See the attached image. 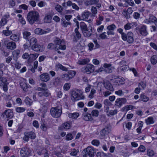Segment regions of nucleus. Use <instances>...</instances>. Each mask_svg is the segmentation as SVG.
<instances>
[{
	"label": "nucleus",
	"instance_id": "f257e3e1",
	"mask_svg": "<svg viewBox=\"0 0 157 157\" xmlns=\"http://www.w3.org/2000/svg\"><path fill=\"white\" fill-rule=\"evenodd\" d=\"M39 13L35 11L29 12L27 16V20L31 24H33L35 22H37L39 19Z\"/></svg>",
	"mask_w": 157,
	"mask_h": 157
},
{
	"label": "nucleus",
	"instance_id": "f03ea898",
	"mask_svg": "<svg viewBox=\"0 0 157 157\" xmlns=\"http://www.w3.org/2000/svg\"><path fill=\"white\" fill-rule=\"evenodd\" d=\"M85 97L82 91L78 89L73 90L71 92V99L73 101H77L82 100L85 98Z\"/></svg>",
	"mask_w": 157,
	"mask_h": 157
},
{
	"label": "nucleus",
	"instance_id": "7ed1b4c3",
	"mask_svg": "<svg viewBox=\"0 0 157 157\" xmlns=\"http://www.w3.org/2000/svg\"><path fill=\"white\" fill-rule=\"evenodd\" d=\"M62 109L59 107H52L50 110V113L51 115L54 117L58 118L61 114Z\"/></svg>",
	"mask_w": 157,
	"mask_h": 157
},
{
	"label": "nucleus",
	"instance_id": "20e7f679",
	"mask_svg": "<svg viewBox=\"0 0 157 157\" xmlns=\"http://www.w3.org/2000/svg\"><path fill=\"white\" fill-rule=\"evenodd\" d=\"M83 157H93L94 149L91 147H88L82 151Z\"/></svg>",
	"mask_w": 157,
	"mask_h": 157
},
{
	"label": "nucleus",
	"instance_id": "39448f33",
	"mask_svg": "<svg viewBox=\"0 0 157 157\" xmlns=\"http://www.w3.org/2000/svg\"><path fill=\"white\" fill-rule=\"evenodd\" d=\"M122 39L124 41H127L129 44H131L134 41L133 34L131 32H128L127 34H123Z\"/></svg>",
	"mask_w": 157,
	"mask_h": 157
},
{
	"label": "nucleus",
	"instance_id": "423d86ee",
	"mask_svg": "<svg viewBox=\"0 0 157 157\" xmlns=\"http://www.w3.org/2000/svg\"><path fill=\"white\" fill-rule=\"evenodd\" d=\"M54 42L56 45V47L58 46V48L60 49L64 50L66 49V46L64 40L56 37L54 40Z\"/></svg>",
	"mask_w": 157,
	"mask_h": 157
},
{
	"label": "nucleus",
	"instance_id": "0eeeda50",
	"mask_svg": "<svg viewBox=\"0 0 157 157\" xmlns=\"http://www.w3.org/2000/svg\"><path fill=\"white\" fill-rule=\"evenodd\" d=\"M36 137L35 133L33 132H26L24 133V136L23 138V140L25 141L28 142L29 139H34Z\"/></svg>",
	"mask_w": 157,
	"mask_h": 157
},
{
	"label": "nucleus",
	"instance_id": "6e6552de",
	"mask_svg": "<svg viewBox=\"0 0 157 157\" xmlns=\"http://www.w3.org/2000/svg\"><path fill=\"white\" fill-rule=\"evenodd\" d=\"M94 70V66L92 64H89L87 65L86 66L82 67L81 69V71L83 73L89 74L93 72Z\"/></svg>",
	"mask_w": 157,
	"mask_h": 157
},
{
	"label": "nucleus",
	"instance_id": "1a4fd4ad",
	"mask_svg": "<svg viewBox=\"0 0 157 157\" xmlns=\"http://www.w3.org/2000/svg\"><path fill=\"white\" fill-rule=\"evenodd\" d=\"M116 28V26L114 24H112L108 25L106 28L107 30V32L108 35H114V30Z\"/></svg>",
	"mask_w": 157,
	"mask_h": 157
},
{
	"label": "nucleus",
	"instance_id": "9d476101",
	"mask_svg": "<svg viewBox=\"0 0 157 157\" xmlns=\"http://www.w3.org/2000/svg\"><path fill=\"white\" fill-rule=\"evenodd\" d=\"M51 31V29L48 28L45 30L42 29L40 28H37L34 31V33L37 35H42L48 33Z\"/></svg>",
	"mask_w": 157,
	"mask_h": 157
},
{
	"label": "nucleus",
	"instance_id": "9b49d317",
	"mask_svg": "<svg viewBox=\"0 0 157 157\" xmlns=\"http://www.w3.org/2000/svg\"><path fill=\"white\" fill-rule=\"evenodd\" d=\"M126 102V99L125 98H117L115 102V105L120 108L123 104H125Z\"/></svg>",
	"mask_w": 157,
	"mask_h": 157
},
{
	"label": "nucleus",
	"instance_id": "f8f14e48",
	"mask_svg": "<svg viewBox=\"0 0 157 157\" xmlns=\"http://www.w3.org/2000/svg\"><path fill=\"white\" fill-rule=\"evenodd\" d=\"M110 130L108 127H106L103 128L101 132L99 135L100 138L103 139L105 138V136L107 135L110 132Z\"/></svg>",
	"mask_w": 157,
	"mask_h": 157
},
{
	"label": "nucleus",
	"instance_id": "ddd939ff",
	"mask_svg": "<svg viewBox=\"0 0 157 157\" xmlns=\"http://www.w3.org/2000/svg\"><path fill=\"white\" fill-rule=\"evenodd\" d=\"M104 67L105 68V71L108 73H111L114 69V67L112 66L110 64L105 63L104 64Z\"/></svg>",
	"mask_w": 157,
	"mask_h": 157
},
{
	"label": "nucleus",
	"instance_id": "4468645a",
	"mask_svg": "<svg viewBox=\"0 0 157 157\" xmlns=\"http://www.w3.org/2000/svg\"><path fill=\"white\" fill-rule=\"evenodd\" d=\"M144 22L146 24H150L151 23H154L155 25H157V19L154 16H150L148 19H145Z\"/></svg>",
	"mask_w": 157,
	"mask_h": 157
},
{
	"label": "nucleus",
	"instance_id": "2eb2a0df",
	"mask_svg": "<svg viewBox=\"0 0 157 157\" xmlns=\"http://www.w3.org/2000/svg\"><path fill=\"white\" fill-rule=\"evenodd\" d=\"M29 149L26 147L22 148L20 151V155L22 157H26L30 154Z\"/></svg>",
	"mask_w": 157,
	"mask_h": 157
},
{
	"label": "nucleus",
	"instance_id": "dca6fc26",
	"mask_svg": "<svg viewBox=\"0 0 157 157\" xmlns=\"http://www.w3.org/2000/svg\"><path fill=\"white\" fill-rule=\"evenodd\" d=\"M40 80L42 82H47L50 79V76L48 74L44 73L40 75Z\"/></svg>",
	"mask_w": 157,
	"mask_h": 157
},
{
	"label": "nucleus",
	"instance_id": "f3484780",
	"mask_svg": "<svg viewBox=\"0 0 157 157\" xmlns=\"http://www.w3.org/2000/svg\"><path fill=\"white\" fill-rule=\"evenodd\" d=\"M103 83L104 86L106 89L111 91H113V87L110 82L107 80H105L104 81Z\"/></svg>",
	"mask_w": 157,
	"mask_h": 157
},
{
	"label": "nucleus",
	"instance_id": "a211bd4d",
	"mask_svg": "<svg viewBox=\"0 0 157 157\" xmlns=\"http://www.w3.org/2000/svg\"><path fill=\"white\" fill-rule=\"evenodd\" d=\"M5 118H11L13 116V113L10 109L6 110L3 114Z\"/></svg>",
	"mask_w": 157,
	"mask_h": 157
},
{
	"label": "nucleus",
	"instance_id": "6ab92c4d",
	"mask_svg": "<svg viewBox=\"0 0 157 157\" xmlns=\"http://www.w3.org/2000/svg\"><path fill=\"white\" fill-rule=\"evenodd\" d=\"M105 112L106 113L107 116H110L116 114L117 112V111L116 109L114 110H109V107L107 106L105 108Z\"/></svg>",
	"mask_w": 157,
	"mask_h": 157
},
{
	"label": "nucleus",
	"instance_id": "aec40b11",
	"mask_svg": "<svg viewBox=\"0 0 157 157\" xmlns=\"http://www.w3.org/2000/svg\"><path fill=\"white\" fill-rule=\"evenodd\" d=\"M31 49L36 52H40L43 51L44 48L43 46H41L37 44L33 46Z\"/></svg>",
	"mask_w": 157,
	"mask_h": 157
},
{
	"label": "nucleus",
	"instance_id": "412c9836",
	"mask_svg": "<svg viewBox=\"0 0 157 157\" xmlns=\"http://www.w3.org/2000/svg\"><path fill=\"white\" fill-rule=\"evenodd\" d=\"M6 47L9 50H13L16 48V44L14 42L11 41L7 43Z\"/></svg>",
	"mask_w": 157,
	"mask_h": 157
},
{
	"label": "nucleus",
	"instance_id": "4be33fe9",
	"mask_svg": "<svg viewBox=\"0 0 157 157\" xmlns=\"http://www.w3.org/2000/svg\"><path fill=\"white\" fill-rule=\"evenodd\" d=\"M137 25V24L136 22H132V23H128L124 26V28L125 30H129L130 29L136 27Z\"/></svg>",
	"mask_w": 157,
	"mask_h": 157
},
{
	"label": "nucleus",
	"instance_id": "5701e85b",
	"mask_svg": "<svg viewBox=\"0 0 157 157\" xmlns=\"http://www.w3.org/2000/svg\"><path fill=\"white\" fill-rule=\"evenodd\" d=\"M20 34L18 33L12 34L10 36V39L13 41L17 42L19 41L20 40Z\"/></svg>",
	"mask_w": 157,
	"mask_h": 157
},
{
	"label": "nucleus",
	"instance_id": "b1692460",
	"mask_svg": "<svg viewBox=\"0 0 157 157\" xmlns=\"http://www.w3.org/2000/svg\"><path fill=\"white\" fill-rule=\"evenodd\" d=\"M20 85L24 91H28L29 86L26 84V81L25 79H23L21 81Z\"/></svg>",
	"mask_w": 157,
	"mask_h": 157
},
{
	"label": "nucleus",
	"instance_id": "393cba45",
	"mask_svg": "<svg viewBox=\"0 0 157 157\" xmlns=\"http://www.w3.org/2000/svg\"><path fill=\"white\" fill-rule=\"evenodd\" d=\"M39 54L35 53L34 54H30L29 55V57L28 59V61L29 62H32L35 60L38 57Z\"/></svg>",
	"mask_w": 157,
	"mask_h": 157
},
{
	"label": "nucleus",
	"instance_id": "a878e982",
	"mask_svg": "<svg viewBox=\"0 0 157 157\" xmlns=\"http://www.w3.org/2000/svg\"><path fill=\"white\" fill-rule=\"evenodd\" d=\"M83 119L84 120L86 121H90L93 120V118L91 116V114L87 113L83 114Z\"/></svg>",
	"mask_w": 157,
	"mask_h": 157
},
{
	"label": "nucleus",
	"instance_id": "bb28decb",
	"mask_svg": "<svg viewBox=\"0 0 157 157\" xmlns=\"http://www.w3.org/2000/svg\"><path fill=\"white\" fill-rule=\"evenodd\" d=\"M114 82L116 85H121L124 83V78H117L114 79Z\"/></svg>",
	"mask_w": 157,
	"mask_h": 157
},
{
	"label": "nucleus",
	"instance_id": "cd10ccee",
	"mask_svg": "<svg viewBox=\"0 0 157 157\" xmlns=\"http://www.w3.org/2000/svg\"><path fill=\"white\" fill-rule=\"evenodd\" d=\"M42 91L38 93V95L41 97L43 96H44L45 97H48L50 95V94L49 92V91L47 88V90H43Z\"/></svg>",
	"mask_w": 157,
	"mask_h": 157
},
{
	"label": "nucleus",
	"instance_id": "c85d7f7f",
	"mask_svg": "<svg viewBox=\"0 0 157 157\" xmlns=\"http://www.w3.org/2000/svg\"><path fill=\"white\" fill-rule=\"evenodd\" d=\"M90 12L88 11H85L82 12L81 15V17L82 18V20H86L89 17Z\"/></svg>",
	"mask_w": 157,
	"mask_h": 157
},
{
	"label": "nucleus",
	"instance_id": "c756f323",
	"mask_svg": "<svg viewBox=\"0 0 157 157\" xmlns=\"http://www.w3.org/2000/svg\"><path fill=\"white\" fill-rule=\"evenodd\" d=\"M139 32L143 36H146L148 34L146 30V27L144 25H143L141 26Z\"/></svg>",
	"mask_w": 157,
	"mask_h": 157
},
{
	"label": "nucleus",
	"instance_id": "7c9ffc66",
	"mask_svg": "<svg viewBox=\"0 0 157 157\" xmlns=\"http://www.w3.org/2000/svg\"><path fill=\"white\" fill-rule=\"evenodd\" d=\"M79 115L78 113L75 112L73 113H68V117L71 118L72 119H76L79 116Z\"/></svg>",
	"mask_w": 157,
	"mask_h": 157
},
{
	"label": "nucleus",
	"instance_id": "2f4dec72",
	"mask_svg": "<svg viewBox=\"0 0 157 157\" xmlns=\"http://www.w3.org/2000/svg\"><path fill=\"white\" fill-rule=\"evenodd\" d=\"M37 40L34 37L32 38L29 40V45L31 48L37 43Z\"/></svg>",
	"mask_w": 157,
	"mask_h": 157
},
{
	"label": "nucleus",
	"instance_id": "473e14b6",
	"mask_svg": "<svg viewBox=\"0 0 157 157\" xmlns=\"http://www.w3.org/2000/svg\"><path fill=\"white\" fill-rule=\"evenodd\" d=\"M90 61L88 59H80L78 60L77 63L80 65H83L87 63Z\"/></svg>",
	"mask_w": 157,
	"mask_h": 157
},
{
	"label": "nucleus",
	"instance_id": "72a5a7b5",
	"mask_svg": "<svg viewBox=\"0 0 157 157\" xmlns=\"http://www.w3.org/2000/svg\"><path fill=\"white\" fill-rule=\"evenodd\" d=\"M56 68L57 70L59 69L64 71H67V68L66 67L63 66L60 63H58L56 64Z\"/></svg>",
	"mask_w": 157,
	"mask_h": 157
},
{
	"label": "nucleus",
	"instance_id": "f704fd0d",
	"mask_svg": "<svg viewBox=\"0 0 157 157\" xmlns=\"http://www.w3.org/2000/svg\"><path fill=\"white\" fill-rule=\"evenodd\" d=\"M40 86L41 87H38L37 88V90L38 91H42L43 90H47V87L46 83L42 82L40 84Z\"/></svg>",
	"mask_w": 157,
	"mask_h": 157
},
{
	"label": "nucleus",
	"instance_id": "c9c22d12",
	"mask_svg": "<svg viewBox=\"0 0 157 157\" xmlns=\"http://www.w3.org/2000/svg\"><path fill=\"white\" fill-rule=\"evenodd\" d=\"M52 18L50 14H47L44 19V21L46 23H50L51 21Z\"/></svg>",
	"mask_w": 157,
	"mask_h": 157
},
{
	"label": "nucleus",
	"instance_id": "e433bc0d",
	"mask_svg": "<svg viewBox=\"0 0 157 157\" xmlns=\"http://www.w3.org/2000/svg\"><path fill=\"white\" fill-rule=\"evenodd\" d=\"M145 122L147 125L152 124L154 123V121L152 117H149L145 120Z\"/></svg>",
	"mask_w": 157,
	"mask_h": 157
},
{
	"label": "nucleus",
	"instance_id": "4c0bfd02",
	"mask_svg": "<svg viewBox=\"0 0 157 157\" xmlns=\"http://www.w3.org/2000/svg\"><path fill=\"white\" fill-rule=\"evenodd\" d=\"M77 28L75 29V33L76 36L78 38H80L81 37V35L80 33L78 32V29H79V23L77 21L76 22Z\"/></svg>",
	"mask_w": 157,
	"mask_h": 157
},
{
	"label": "nucleus",
	"instance_id": "58836bf2",
	"mask_svg": "<svg viewBox=\"0 0 157 157\" xmlns=\"http://www.w3.org/2000/svg\"><path fill=\"white\" fill-rule=\"evenodd\" d=\"M80 26L81 29L83 31H86V30L87 29L86 25L83 22H80Z\"/></svg>",
	"mask_w": 157,
	"mask_h": 157
},
{
	"label": "nucleus",
	"instance_id": "ea45409f",
	"mask_svg": "<svg viewBox=\"0 0 157 157\" xmlns=\"http://www.w3.org/2000/svg\"><path fill=\"white\" fill-rule=\"evenodd\" d=\"M151 62L153 64H155L157 63V56L153 55L151 58Z\"/></svg>",
	"mask_w": 157,
	"mask_h": 157
},
{
	"label": "nucleus",
	"instance_id": "a19ab883",
	"mask_svg": "<svg viewBox=\"0 0 157 157\" xmlns=\"http://www.w3.org/2000/svg\"><path fill=\"white\" fill-rule=\"evenodd\" d=\"M2 34L6 36H9L12 34V32L10 30H4L2 32Z\"/></svg>",
	"mask_w": 157,
	"mask_h": 157
},
{
	"label": "nucleus",
	"instance_id": "79ce46f5",
	"mask_svg": "<svg viewBox=\"0 0 157 157\" xmlns=\"http://www.w3.org/2000/svg\"><path fill=\"white\" fill-rule=\"evenodd\" d=\"M20 53V51L18 49H16L13 52L12 54L14 58H17Z\"/></svg>",
	"mask_w": 157,
	"mask_h": 157
},
{
	"label": "nucleus",
	"instance_id": "37998d69",
	"mask_svg": "<svg viewBox=\"0 0 157 157\" xmlns=\"http://www.w3.org/2000/svg\"><path fill=\"white\" fill-rule=\"evenodd\" d=\"M71 86V84L70 83H66L64 84L63 86V89L64 90H68Z\"/></svg>",
	"mask_w": 157,
	"mask_h": 157
},
{
	"label": "nucleus",
	"instance_id": "c03bdc74",
	"mask_svg": "<svg viewBox=\"0 0 157 157\" xmlns=\"http://www.w3.org/2000/svg\"><path fill=\"white\" fill-rule=\"evenodd\" d=\"M8 83L6 78L2 77L0 78V86H2Z\"/></svg>",
	"mask_w": 157,
	"mask_h": 157
},
{
	"label": "nucleus",
	"instance_id": "a18cd8bd",
	"mask_svg": "<svg viewBox=\"0 0 157 157\" xmlns=\"http://www.w3.org/2000/svg\"><path fill=\"white\" fill-rule=\"evenodd\" d=\"M147 153L148 156L150 157H152L155 154V153L150 148L147 149Z\"/></svg>",
	"mask_w": 157,
	"mask_h": 157
},
{
	"label": "nucleus",
	"instance_id": "49530a36",
	"mask_svg": "<svg viewBox=\"0 0 157 157\" xmlns=\"http://www.w3.org/2000/svg\"><path fill=\"white\" fill-rule=\"evenodd\" d=\"M141 101L144 102H147L149 100V98L147 97L144 94H141L140 97Z\"/></svg>",
	"mask_w": 157,
	"mask_h": 157
},
{
	"label": "nucleus",
	"instance_id": "de8ad7c7",
	"mask_svg": "<svg viewBox=\"0 0 157 157\" xmlns=\"http://www.w3.org/2000/svg\"><path fill=\"white\" fill-rule=\"evenodd\" d=\"M23 38L25 39H28L29 37L31 35L30 32L28 31H25L23 33Z\"/></svg>",
	"mask_w": 157,
	"mask_h": 157
},
{
	"label": "nucleus",
	"instance_id": "09e8293b",
	"mask_svg": "<svg viewBox=\"0 0 157 157\" xmlns=\"http://www.w3.org/2000/svg\"><path fill=\"white\" fill-rule=\"evenodd\" d=\"M26 110L25 108L17 107L15 109L16 111L18 113H22L24 112Z\"/></svg>",
	"mask_w": 157,
	"mask_h": 157
},
{
	"label": "nucleus",
	"instance_id": "8fccbe9b",
	"mask_svg": "<svg viewBox=\"0 0 157 157\" xmlns=\"http://www.w3.org/2000/svg\"><path fill=\"white\" fill-rule=\"evenodd\" d=\"M61 78L63 80L68 81L70 80V78L69 77L67 74H63L61 75Z\"/></svg>",
	"mask_w": 157,
	"mask_h": 157
},
{
	"label": "nucleus",
	"instance_id": "3c124183",
	"mask_svg": "<svg viewBox=\"0 0 157 157\" xmlns=\"http://www.w3.org/2000/svg\"><path fill=\"white\" fill-rule=\"evenodd\" d=\"M99 112L97 110L94 109L91 112V115L93 117H98L99 115Z\"/></svg>",
	"mask_w": 157,
	"mask_h": 157
},
{
	"label": "nucleus",
	"instance_id": "603ef678",
	"mask_svg": "<svg viewBox=\"0 0 157 157\" xmlns=\"http://www.w3.org/2000/svg\"><path fill=\"white\" fill-rule=\"evenodd\" d=\"M17 16L19 18V21L22 24H25L26 23V21L22 17L21 15L19 14L17 15Z\"/></svg>",
	"mask_w": 157,
	"mask_h": 157
},
{
	"label": "nucleus",
	"instance_id": "864d4df0",
	"mask_svg": "<svg viewBox=\"0 0 157 157\" xmlns=\"http://www.w3.org/2000/svg\"><path fill=\"white\" fill-rule=\"evenodd\" d=\"M92 33V31H88L87 29L86 31H83V34L85 37H88L90 36Z\"/></svg>",
	"mask_w": 157,
	"mask_h": 157
},
{
	"label": "nucleus",
	"instance_id": "5fc2aeb1",
	"mask_svg": "<svg viewBox=\"0 0 157 157\" xmlns=\"http://www.w3.org/2000/svg\"><path fill=\"white\" fill-rule=\"evenodd\" d=\"M108 36L107 33L105 32H104L100 35L99 37L101 39H105L108 38Z\"/></svg>",
	"mask_w": 157,
	"mask_h": 157
},
{
	"label": "nucleus",
	"instance_id": "6e6d98bb",
	"mask_svg": "<svg viewBox=\"0 0 157 157\" xmlns=\"http://www.w3.org/2000/svg\"><path fill=\"white\" fill-rule=\"evenodd\" d=\"M70 79L73 78L76 74V72L73 71H71L67 74Z\"/></svg>",
	"mask_w": 157,
	"mask_h": 157
},
{
	"label": "nucleus",
	"instance_id": "4d7b16f0",
	"mask_svg": "<svg viewBox=\"0 0 157 157\" xmlns=\"http://www.w3.org/2000/svg\"><path fill=\"white\" fill-rule=\"evenodd\" d=\"M99 2V0H88L86 2L88 5H92L97 3Z\"/></svg>",
	"mask_w": 157,
	"mask_h": 157
},
{
	"label": "nucleus",
	"instance_id": "13d9d810",
	"mask_svg": "<svg viewBox=\"0 0 157 157\" xmlns=\"http://www.w3.org/2000/svg\"><path fill=\"white\" fill-rule=\"evenodd\" d=\"M62 127L64 129H69L71 127V125L69 123L65 122L62 124Z\"/></svg>",
	"mask_w": 157,
	"mask_h": 157
},
{
	"label": "nucleus",
	"instance_id": "bf43d9fd",
	"mask_svg": "<svg viewBox=\"0 0 157 157\" xmlns=\"http://www.w3.org/2000/svg\"><path fill=\"white\" fill-rule=\"evenodd\" d=\"M7 19L6 18L3 17L0 22V25L1 26H3L7 23Z\"/></svg>",
	"mask_w": 157,
	"mask_h": 157
},
{
	"label": "nucleus",
	"instance_id": "052dcab7",
	"mask_svg": "<svg viewBox=\"0 0 157 157\" xmlns=\"http://www.w3.org/2000/svg\"><path fill=\"white\" fill-rule=\"evenodd\" d=\"M25 102L27 105H31L33 102L31 99L28 97L26 98L25 99Z\"/></svg>",
	"mask_w": 157,
	"mask_h": 157
},
{
	"label": "nucleus",
	"instance_id": "680f3d73",
	"mask_svg": "<svg viewBox=\"0 0 157 157\" xmlns=\"http://www.w3.org/2000/svg\"><path fill=\"white\" fill-rule=\"evenodd\" d=\"M79 152V151L78 150H76L75 149H71V152L70 154L71 155L75 156L77 155V153Z\"/></svg>",
	"mask_w": 157,
	"mask_h": 157
},
{
	"label": "nucleus",
	"instance_id": "e2e57ef3",
	"mask_svg": "<svg viewBox=\"0 0 157 157\" xmlns=\"http://www.w3.org/2000/svg\"><path fill=\"white\" fill-rule=\"evenodd\" d=\"M133 107V106L131 105H128L124 107L123 108V109L124 111H127L130 109H132Z\"/></svg>",
	"mask_w": 157,
	"mask_h": 157
},
{
	"label": "nucleus",
	"instance_id": "0e129e2a",
	"mask_svg": "<svg viewBox=\"0 0 157 157\" xmlns=\"http://www.w3.org/2000/svg\"><path fill=\"white\" fill-rule=\"evenodd\" d=\"M96 92V90L94 89H91L90 94L88 96L89 98L92 99L94 98V95Z\"/></svg>",
	"mask_w": 157,
	"mask_h": 157
},
{
	"label": "nucleus",
	"instance_id": "69168bd1",
	"mask_svg": "<svg viewBox=\"0 0 157 157\" xmlns=\"http://www.w3.org/2000/svg\"><path fill=\"white\" fill-rule=\"evenodd\" d=\"M97 157H107L106 155L103 152H98L97 154Z\"/></svg>",
	"mask_w": 157,
	"mask_h": 157
},
{
	"label": "nucleus",
	"instance_id": "338daca9",
	"mask_svg": "<svg viewBox=\"0 0 157 157\" xmlns=\"http://www.w3.org/2000/svg\"><path fill=\"white\" fill-rule=\"evenodd\" d=\"M138 151L140 152H144L145 151L146 148L143 145H140L138 148Z\"/></svg>",
	"mask_w": 157,
	"mask_h": 157
},
{
	"label": "nucleus",
	"instance_id": "774afa93",
	"mask_svg": "<svg viewBox=\"0 0 157 157\" xmlns=\"http://www.w3.org/2000/svg\"><path fill=\"white\" fill-rule=\"evenodd\" d=\"M71 25V23L70 22H67L65 20L63 21L62 23V25L64 27H66L68 25Z\"/></svg>",
	"mask_w": 157,
	"mask_h": 157
}]
</instances>
